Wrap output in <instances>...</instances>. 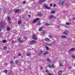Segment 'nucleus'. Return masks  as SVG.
<instances>
[{"label": "nucleus", "mask_w": 75, "mask_h": 75, "mask_svg": "<svg viewBox=\"0 0 75 75\" xmlns=\"http://www.w3.org/2000/svg\"><path fill=\"white\" fill-rule=\"evenodd\" d=\"M21 23H22V22L21 21H18V24H21Z\"/></svg>", "instance_id": "nucleus-20"}, {"label": "nucleus", "mask_w": 75, "mask_h": 75, "mask_svg": "<svg viewBox=\"0 0 75 75\" xmlns=\"http://www.w3.org/2000/svg\"><path fill=\"white\" fill-rule=\"evenodd\" d=\"M8 21H10L11 20V18H10V17H9L8 18Z\"/></svg>", "instance_id": "nucleus-31"}, {"label": "nucleus", "mask_w": 75, "mask_h": 75, "mask_svg": "<svg viewBox=\"0 0 75 75\" xmlns=\"http://www.w3.org/2000/svg\"><path fill=\"white\" fill-rule=\"evenodd\" d=\"M72 58H75V56H74V55H72Z\"/></svg>", "instance_id": "nucleus-38"}, {"label": "nucleus", "mask_w": 75, "mask_h": 75, "mask_svg": "<svg viewBox=\"0 0 75 75\" xmlns=\"http://www.w3.org/2000/svg\"><path fill=\"white\" fill-rule=\"evenodd\" d=\"M50 4V7H52V4Z\"/></svg>", "instance_id": "nucleus-41"}, {"label": "nucleus", "mask_w": 75, "mask_h": 75, "mask_svg": "<svg viewBox=\"0 0 75 75\" xmlns=\"http://www.w3.org/2000/svg\"><path fill=\"white\" fill-rule=\"evenodd\" d=\"M46 40H50V39L48 38H46Z\"/></svg>", "instance_id": "nucleus-44"}, {"label": "nucleus", "mask_w": 75, "mask_h": 75, "mask_svg": "<svg viewBox=\"0 0 75 75\" xmlns=\"http://www.w3.org/2000/svg\"><path fill=\"white\" fill-rule=\"evenodd\" d=\"M20 11H21V10H20V9H18L15 10V12H16V13H18V12H19Z\"/></svg>", "instance_id": "nucleus-8"}, {"label": "nucleus", "mask_w": 75, "mask_h": 75, "mask_svg": "<svg viewBox=\"0 0 75 75\" xmlns=\"http://www.w3.org/2000/svg\"><path fill=\"white\" fill-rule=\"evenodd\" d=\"M17 39L19 42H23V41L20 40H21V38H17Z\"/></svg>", "instance_id": "nucleus-7"}, {"label": "nucleus", "mask_w": 75, "mask_h": 75, "mask_svg": "<svg viewBox=\"0 0 75 75\" xmlns=\"http://www.w3.org/2000/svg\"><path fill=\"white\" fill-rule=\"evenodd\" d=\"M46 1V0H40L38 1V3L39 4H41L42 3H44V2H45Z\"/></svg>", "instance_id": "nucleus-5"}, {"label": "nucleus", "mask_w": 75, "mask_h": 75, "mask_svg": "<svg viewBox=\"0 0 75 75\" xmlns=\"http://www.w3.org/2000/svg\"><path fill=\"white\" fill-rule=\"evenodd\" d=\"M45 7V8H46L47 9H50V7H48L47 6V5H45L44 6Z\"/></svg>", "instance_id": "nucleus-10"}, {"label": "nucleus", "mask_w": 75, "mask_h": 75, "mask_svg": "<svg viewBox=\"0 0 75 75\" xmlns=\"http://www.w3.org/2000/svg\"><path fill=\"white\" fill-rule=\"evenodd\" d=\"M40 20V18H37L36 19H35L33 21H32V24H35L36 23H37L38 20Z\"/></svg>", "instance_id": "nucleus-2"}, {"label": "nucleus", "mask_w": 75, "mask_h": 75, "mask_svg": "<svg viewBox=\"0 0 75 75\" xmlns=\"http://www.w3.org/2000/svg\"><path fill=\"white\" fill-rule=\"evenodd\" d=\"M46 45H48L49 46H52V44H48L47 43H46Z\"/></svg>", "instance_id": "nucleus-15"}, {"label": "nucleus", "mask_w": 75, "mask_h": 75, "mask_svg": "<svg viewBox=\"0 0 75 75\" xmlns=\"http://www.w3.org/2000/svg\"><path fill=\"white\" fill-rule=\"evenodd\" d=\"M37 41L35 40H32L31 41L29 42V44H35V42H36Z\"/></svg>", "instance_id": "nucleus-4"}, {"label": "nucleus", "mask_w": 75, "mask_h": 75, "mask_svg": "<svg viewBox=\"0 0 75 75\" xmlns=\"http://www.w3.org/2000/svg\"><path fill=\"white\" fill-rule=\"evenodd\" d=\"M8 23H9V24H11V22H10V21H9V22H8Z\"/></svg>", "instance_id": "nucleus-50"}, {"label": "nucleus", "mask_w": 75, "mask_h": 75, "mask_svg": "<svg viewBox=\"0 0 75 75\" xmlns=\"http://www.w3.org/2000/svg\"><path fill=\"white\" fill-rule=\"evenodd\" d=\"M23 4H25V1H24L23 2Z\"/></svg>", "instance_id": "nucleus-45"}, {"label": "nucleus", "mask_w": 75, "mask_h": 75, "mask_svg": "<svg viewBox=\"0 0 75 75\" xmlns=\"http://www.w3.org/2000/svg\"><path fill=\"white\" fill-rule=\"evenodd\" d=\"M48 53H49L48 51H46V52H45L44 53L43 55H47V54H48Z\"/></svg>", "instance_id": "nucleus-13"}, {"label": "nucleus", "mask_w": 75, "mask_h": 75, "mask_svg": "<svg viewBox=\"0 0 75 75\" xmlns=\"http://www.w3.org/2000/svg\"><path fill=\"white\" fill-rule=\"evenodd\" d=\"M55 13V11H52L51 12V14H54V13Z\"/></svg>", "instance_id": "nucleus-22"}, {"label": "nucleus", "mask_w": 75, "mask_h": 75, "mask_svg": "<svg viewBox=\"0 0 75 75\" xmlns=\"http://www.w3.org/2000/svg\"><path fill=\"white\" fill-rule=\"evenodd\" d=\"M75 18H74L73 19V20H75Z\"/></svg>", "instance_id": "nucleus-55"}, {"label": "nucleus", "mask_w": 75, "mask_h": 75, "mask_svg": "<svg viewBox=\"0 0 75 75\" xmlns=\"http://www.w3.org/2000/svg\"><path fill=\"white\" fill-rule=\"evenodd\" d=\"M7 30L8 31H9L10 30V28L9 27H7Z\"/></svg>", "instance_id": "nucleus-35"}, {"label": "nucleus", "mask_w": 75, "mask_h": 75, "mask_svg": "<svg viewBox=\"0 0 75 75\" xmlns=\"http://www.w3.org/2000/svg\"><path fill=\"white\" fill-rule=\"evenodd\" d=\"M32 39L35 40H37V38L36 37H33L32 38Z\"/></svg>", "instance_id": "nucleus-24"}, {"label": "nucleus", "mask_w": 75, "mask_h": 75, "mask_svg": "<svg viewBox=\"0 0 75 75\" xmlns=\"http://www.w3.org/2000/svg\"><path fill=\"white\" fill-rule=\"evenodd\" d=\"M45 33H46V31H43L42 33L43 35H45Z\"/></svg>", "instance_id": "nucleus-26"}, {"label": "nucleus", "mask_w": 75, "mask_h": 75, "mask_svg": "<svg viewBox=\"0 0 75 75\" xmlns=\"http://www.w3.org/2000/svg\"><path fill=\"white\" fill-rule=\"evenodd\" d=\"M45 25H47V26H48L50 25V24L48 23H45Z\"/></svg>", "instance_id": "nucleus-30"}, {"label": "nucleus", "mask_w": 75, "mask_h": 75, "mask_svg": "<svg viewBox=\"0 0 75 75\" xmlns=\"http://www.w3.org/2000/svg\"><path fill=\"white\" fill-rule=\"evenodd\" d=\"M37 25H39V26H40V25H41V23L40 22H38V23Z\"/></svg>", "instance_id": "nucleus-14"}, {"label": "nucleus", "mask_w": 75, "mask_h": 75, "mask_svg": "<svg viewBox=\"0 0 75 75\" xmlns=\"http://www.w3.org/2000/svg\"><path fill=\"white\" fill-rule=\"evenodd\" d=\"M49 38H53V37H52V36L50 35L49 36Z\"/></svg>", "instance_id": "nucleus-34"}, {"label": "nucleus", "mask_w": 75, "mask_h": 75, "mask_svg": "<svg viewBox=\"0 0 75 75\" xmlns=\"http://www.w3.org/2000/svg\"><path fill=\"white\" fill-rule=\"evenodd\" d=\"M40 69L41 70L42 69V67H40Z\"/></svg>", "instance_id": "nucleus-49"}, {"label": "nucleus", "mask_w": 75, "mask_h": 75, "mask_svg": "<svg viewBox=\"0 0 75 75\" xmlns=\"http://www.w3.org/2000/svg\"><path fill=\"white\" fill-rule=\"evenodd\" d=\"M70 24H71V23H66V25H70Z\"/></svg>", "instance_id": "nucleus-32"}, {"label": "nucleus", "mask_w": 75, "mask_h": 75, "mask_svg": "<svg viewBox=\"0 0 75 75\" xmlns=\"http://www.w3.org/2000/svg\"><path fill=\"white\" fill-rule=\"evenodd\" d=\"M7 42V41L6 40H2V43H6Z\"/></svg>", "instance_id": "nucleus-19"}, {"label": "nucleus", "mask_w": 75, "mask_h": 75, "mask_svg": "<svg viewBox=\"0 0 75 75\" xmlns=\"http://www.w3.org/2000/svg\"><path fill=\"white\" fill-rule=\"evenodd\" d=\"M48 67H50V68H51L52 66L50 65V64H49L48 66Z\"/></svg>", "instance_id": "nucleus-39"}, {"label": "nucleus", "mask_w": 75, "mask_h": 75, "mask_svg": "<svg viewBox=\"0 0 75 75\" xmlns=\"http://www.w3.org/2000/svg\"><path fill=\"white\" fill-rule=\"evenodd\" d=\"M5 65H7V63H5Z\"/></svg>", "instance_id": "nucleus-52"}, {"label": "nucleus", "mask_w": 75, "mask_h": 75, "mask_svg": "<svg viewBox=\"0 0 75 75\" xmlns=\"http://www.w3.org/2000/svg\"><path fill=\"white\" fill-rule=\"evenodd\" d=\"M67 33H68V31H66V32H64L63 33V34H66V35H68V34H67Z\"/></svg>", "instance_id": "nucleus-18"}, {"label": "nucleus", "mask_w": 75, "mask_h": 75, "mask_svg": "<svg viewBox=\"0 0 75 75\" xmlns=\"http://www.w3.org/2000/svg\"><path fill=\"white\" fill-rule=\"evenodd\" d=\"M26 55L27 56H30V55H31V54L30 53H27Z\"/></svg>", "instance_id": "nucleus-33"}, {"label": "nucleus", "mask_w": 75, "mask_h": 75, "mask_svg": "<svg viewBox=\"0 0 75 75\" xmlns=\"http://www.w3.org/2000/svg\"><path fill=\"white\" fill-rule=\"evenodd\" d=\"M62 71H59L58 72V75H61V74H62Z\"/></svg>", "instance_id": "nucleus-9"}, {"label": "nucleus", "mask_w": 75, "mask_h": 75, "mask_svg": "<svg viewBox=\"0 0 75 75\" xmlns=\"http://www.w3.org/2000/svg\"><path fill=\"white\" fill-rule=\"evenodd\" d=\"M4 50H7V47H4Z\"/></svg>", "instance_id": "nucleus-36"}, {"label": "nucleus", "mask_w": 75, "mask_h": 75, "mask_svg": "<svg viewBox=\"0 0 75 75\" xmlns=\"http://www.w3.org/2000/svg\"><path fill=\"white\" fill-rule=\"evenodd\" d=\"M46 47H47V46H46Z\"/></svg>", "instance_id": "nucleus-58"}, {"label": "nucleus", "mask_w": 75, "mask_h": 75, "mask_svg": "<svg viewBox=\"0 0 75 75\" xmlns=\"http://www.w3.org/2000/svg\"><path fill=\"white\" fill-rule=\"evenodd\" d=\"M12 42H13V43H14V40H13L12 41Z\"/></svg>", "instance_id": "nucleus-51"}, {"label": "nucleus", "mask_w": 75, "mask_h": 75, "mask_svg": "<svg viewBox=\"0 0 75 75\" xmlns=\"http://www.w3.org/2000/svg\"><path fill=\"white\" fill-rule=\"evenodd\" d=\"M13 58L14 59H15V58H16V57H13Z\"/></svg>", "instance_id": "nucleus-54"}, {"label": "nucleus", "mask_w": 75, "mask_h": 75, "mask_svg": "<svg viewBox=\"0 0 75 75\" xmlns=\"http://www.w3.org/2000/svg\"><path fill=\"white\" fill-rule=\"evenodd\" d=\"M4 47H6V46H5Z\"/></svg>", "instance_id": "nucleus-56"}, {"label": "nucleus", "mask_w": 75, "mask_h": 75, "mask_svg": "<svg viewBox=\"0 0 75 75\" xmlns=\"http://www.w3.org/2000/svg\"><path fill=\"white\" fill-rule=\"evenodd\" d=\"M13 63H14L13 61H10V64H13Z\"/></svg>", "instance_id": "nucleus-29"}, {"label": "nucleus", "mask_w": 75, "mask_h": 75, "mask_svg": "<svg viewBox=\"0 0 75 75\" xmlns=\"http://www.w3.org/2000/svg\"><path fill=\"white\" fill-rule=\"evenodd\" d=\"M59 64H60V66L63 67V65H62V64L61 63H60Z\"/></svg>", "instance_id": "nucleus-43"}, {"label": "nucleus", "mask_w": 75, "mask_h": 75, "mask_svg": "<svg viewBox=\"0 0 75 75\" xmlns=\"http://www.w3.org/2000/svg\"><path fill=\"white\" fill-rule=\"evenodd\" d=\"M15 64H17L18 63V60H17L15 61Z\"/></svg>", "instance_id": "nucleus-27"}, {"label": "nucleus", "mask_w": 75, "mask_h": 75, "mask_svg": "<svg viewBox=\"0 0 75 75\" xmlns=\"http://www.w3.org/2000/svg\"><path fill=\"white\" fill-rule=\"evenodd\" d=\"M65 0H60L59 2L60 5H63L64 3L65 2Z\"/></svg>", "instance_id": "nucleus-3"}, {"label": "nucleus", "mask_w": 75, "mask_h": 75, "mask_svg": "<svg viewBox=\"0 0 75 75\" xmlns=\"http://www.w3.org/2000/svg\"><path fill=\"white\" fill-rule=\"evenodd\" d=\"M62 38H66V36H61Z\"/></svg>", "instance_id": "nucleus-25"}, {"label": "nucleus", "mask_w": 75, "mask_h": 75, "mask_svg": "<svg viewBox=\"0 0 75 75\" xmlns=\"http://www.w3.org/2000/svg\"><path fill=\"white\" fill-rule=\"evenodd\" d=\"M46 51H49V48L48 47H46Z\"/></svg>", "instance_id": "nucleus-28"}, {"label": "nucleus", "mask_w": 75, "mask_h": 75, "mask_svg": "<svg viewBox=\"0 0 75 75\" xmlns=\"http://www.w3.org/2000/svg\"><path fill=\"white\" fill-rule=\"evenodd\" d=\"M46 60L47 61L49 62H51V60H50V59L47 58V59Z\"/></svg>", "instance_id": "nucleus-16"}, {"label": "nucleus", "mask_w": 75, "mask_h": 75, "mask_svg": "<svg viewBox=\"0 0 75 75\" xmlns=\"http://www.w3.org/2000/svg\"><path fill=\"white\" fill-rule=\"evenodd\" d=\"M69 69H71V67H69Z\"/></svg>", "instance_id": "nucleus-53"}, {"label": "nucleus", "mask_w": 75, "mask_h": 75, "mask_svg": "<svg viewBox=\"0 0 75 75\" xmlns=\"http://www.w3.org/2000/svg\"><path fill=\"white\" fill-rule=\"evenodd\" d=\"M42 27H40L39 28V31H42Z\"/></svg>", "instance_id": "nucleus-12"}, {"label": "nucleus", "mask_w": 75, "mask_h": 75, "mask_svg": "<svg viewBox=\"0 0 75 75\" xmlns=\"http://www.w3.org/2000/svg\"><path fill=\"white\" fill-rule=\"evenodd\" d=\"M42 54V51H40L38 55H41V54Z\"/></svg>", "instance_id": "nucleus-23"}, {"label": "nucleus", "mask_w": 75, "mask_h": 75, "mask_svg": "<svg viewBox=\"0 0 75 75\" xmlns=\"http://www.w3.org/2000/svg\"><path fill=\"white\" fill-rule=\"evenodd\" d=\"M49 18L51 19V18H56V17H54L53 15H50L49 16Z\"/></svg>", "instance_id": "nucleus-6"}, {"label": "nucleus", "mask_w": 75, "mask_h": 75, "mask_svg": "<svg viewBox=\"0 0 75 75\" xmlns=\"http://www.w3.org/2000/svg\"><path fill=\"white\" fill-rule=\"evenodd\" d=\"M38 16L39 17H41L42 16V13H38Z\"/></svg>", "instance_id": "nucleus-11"}, {"label": "nucleus", "mask_w": 75, "mask_h": 75, "mask_svg": "<svg viewBox=\"0 0 75 75\" xmlns=\"http://www.w3.org/2000/svg\"><path fill=\"white\" fill-rule=\"evenodd\" d=\"M7 52H6L7 53Z\"/></svg>", "instance_id": "nucleus-57"}, {"label": "nucleus", "mask_w": 75, "mask_h": 75, "mask_svg": "<svg viewBox=\"0 0 75 75\" xmlns=\"http://www.w3.org/2000/svg\"><path fill=\"white\" fill-rule=\"evenodd\" d=\"M28 16L29 17H31V15H28Z\"/></svg>", "instance_id": "nucleus-46"}, {"label": "nucleus", "mask_w": 75, "mask_h": 75, "mask_svg": "<svg viewBox=\"0 0 75 75\" xmlns=\"http://www.w3.org/2000/svg\"><path fill=\"white\" fill-rule=\"evenodd\" d=\"M53 68H54V65L52 64V65L51 66Z\"/></svg>", "instance_id": "nucleus-42"}, {"label": "nucleus", "mask_w": 75, "mask_h": 75, "mask_svg": "<svg viewBox=\"0 0 75 75\" xmlns=\"http://www.w3.org/2000/svg\"><path fill=\"white\" fill-rule=\"evenodd\" d=\"M24 38H25V40H27V38L26 37H24Z\"/></svg>", "instance_id": "nucleus-48"}, {"label": "nucleus", "mask_w": 75, "mask_h": 75, "mask_svg": "<svg viewBox=\"0 0 75 75\" xmlns=\"http://www.w3.org/2000/svg\"><path fill=\"white\" fill-rule=\"evenodd\" d=\"M75 50V48H72L71 49V50H69V51H74Z\"/></svg>", "instance_id": "nucleus-21"}, {"label": "nucleus", "mask_w": 75, "mask_h": 75, "mask_svg": "<svg viewBox=\"0 0 75 75\" xmlns=\"http://www.w3.org/2000/svg\"><path fill=\"white\" fill-rule=\"evenodd\" d=\"M18 56H21V53H19L18 54Z\"/></svg>", "instance_id": "nucleus-37"}, {"label": "nucleus", "mask_w": 75, "mask_h": 75, "mask_svg": "<svg viewBox=\"0 0 75 75\" xmlns=\"http://www.w3.org/2000/svg\"><path fill=\"white\" fill-rule=\"evenodd\" d=\"M6 24V23H0V32L1 31V29H3V28L4 26H5Z\"/></svg>", "instance_id": "nucleus-1"}, {"label": "nucleus", "mask_w": 75, "mask_h": 75, "mask_svg": "<svg viewBox=\"0 0 75 75\" xmlns=\"http://www.w3.org/2000/svg\"><path fill=\"white\" fill-rule=\"evenodd\" d=\"M3 72L5 73V74H7V72H8V70H4V71H3Z\"/></svg>", "instance_id": "nucleus-17"}, {"label": "nucleus", "mask_w": 75, "mask_h": 75, "mask_svg": "<svg viewBox=\"0 0 75 75\" xmlns=\"http://www.w3.org/2000/svg\"><path fill=\"white\" fill-rule=\"evenodd\" d=\"M55 6H56V4H54L53 6V7H54Z\"/></svg>", "instance_id": "nucleus-40"}, {"label": "nucleus", "mask_w": 75, "mask_h": 75, "mask_svg": "<svg viewBox=\"0 0 75 75\" xmlns=\"http://www.w3.org/2000/svg\"><path fill=\"white\" fill-rule=\"evenodd\" d=\"M33 37H35V35H33Z\"/></svg>", "instance_id": "nucleus-47"}]
</instances>
